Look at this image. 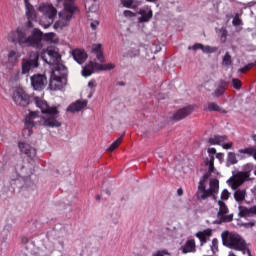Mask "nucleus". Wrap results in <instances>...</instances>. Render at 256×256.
<instances>
[{
  "label": "nucleus",
  "instance_id": "nucleus-1",
  "mask_svg": "<svg viewBox=\"0 0 256 256\" xmlns=\"http://www.w3.org/2000/svg\"><path fill=\"white\" fill-rule=\"evenodd\" d=\"M41 59L47 65L56 66V71L60 73L57 75L55 72L51 74L49 87L52 91H57L61 89V79H65L67 77V67L61 64V52L57 46H48L41 52Z\"/></svg>",
  "mask_w": 256,
  "mask_h": 256
},
{
  "label": "nucleus",
  "instance_id": "nucleus-2",
  "mask_svg": "<svg viewBox=\"0 0 256 256\" xmlns=\"http://www.w3.org/2000/svg\"><path fill=\"white\" fill-rule=\"evenodd\" d=\"M9 43L19 45L20 47H33L34 49H43V32L35 28L30 36L23 28L12 30L7 35Z\"/></svg>",
  "mask_w": 256,
  "mask_h": 256
},
{
  "label": "nucleus",
  "instance_id": "nucleus-3",
  "mask_svg": "<svg viewBox=\"0 0 256 256\" xmlns=\"http://www.w3.org/2000/svg\"><path fill=\"white\" fill-rule=\"evenodd\" d=\"M204 163L206 167H208V172H206L202 179H200L198 183V190L196 192V198L198 201H205L209 199V197H213V195H217L219 193V180L211 179L210 180V188H206L205 183L207 179L211 177V173H215V156H208Z\"/></svg>",
  "mask_w": 256,
  "mask_h": 256
},
{
  "label": "nucleus",
  "instance_id": "nucleus-4",
  "mask_svg": "<svg viewBox=\"0 0 256 256\" xmlns=\"http://www.w3.org/2000/svg\"><path fill=\"white\" fill-rule=\"evenodd\" d=\"M57 7L63 9L59 13L60 20L54 24V29H64V27H69L71 19H73L75 13L79 11V8L75 6V0H57Z\"/></svg>",
  "mask_w": 256,
  "mask_h": 256
},
{
  "label": "nucleus",
  "instance_id": "nucleus-5",
  "mask_svg": "<svg viewBox=\"0 0 256 256\" xmlns=\"http://www.w3.org/2000/svg\"><path fill=\"white\" fill-rule=\"evenodd\" d=\"M35 105L44 115H47V117L42 118L44 127H51L52 129L61 127V122L59 121V109L57 106L51 107L46 101L39 97L35 98Z\"/></svg>",
  "mask_w": 256,
  "mask_h": 256
},
{
  "label": "nucleus",
  "instance_id": "nucleus-6",
  "mask_svg": "<svg viewBox=\"0 0 256 256\" xmlns=\"http://www.w3.org/2000/svg\"><path fill=\"white\" fill-rule=\"evenodd\" d=\"M250 177V171L246 172H238L235 174L233 172V176L230 177L227 180V183L231 189H233L234 192V199L237 201V203H241L242 201H245V197L247 195L246 189H239Z\"/></svg>",
  "mask_w": 256,
  "mask_h": 256
},
{
  "label": "nucleus",
  "instance_id": "nucleus-7",
  "mask_svg": "<svg viewBox=\"0 0 256 256\" xmlns=\"http://www.w3.org/2000/svg\"><path fill=\"white\" fill-rule=\"evenodd\" d=\"M39 57H41V55L38 51H31L28 54V58H23L21 62L22 70L21 72L17 71L14 74V81H19V77H21V75L29 74L31 69H37V67H39Z\"/></svg>",
  "mask_w": 256,
  "mask_h": 256
},
{
  "label": "nucleus",
  "instance_id": "nucleus-8",
  "mask_svg": "<svg viewBox=\"0 0 256 256\" xmlns=\"http://www.w3.org/2000/svg\"><path fill=\"white\" fill-rule=\"evenodd\" d=\"M221 237L224 247L234 249V251H243L245 249V240L241 235L225 231L221 234Z\"/></svg>",
  "mask_w": 256,
  "mask_h": 256
},
{
  "label": "nucleus",
  "instance_id": "nucleus-9",
  "mask_svg": "<svg viewBox=\"0 0 256 256\" xmlns=\"http://www.w3.org/2000/svg\"><path fill=\"white\" fill-rule=\"evenodd\" d=\"M38 11L43 13L41 24L44 25V29H49L57 17V8L53 7V5L42 4L39 6Z\"/></svg>",
  "mask_w": 256,
  "mask_h": 256
},
{
  "label": "nucleus",
  "instance_id": "nucleus-10",
  "mask_svg": "<svg viewBox=\"0 0 256 256\" xmlns=\"http://www.w3.org/2000/svg\"><path fill=\"white\" fill-rule=\"evenodd\" d=\"M218 206L217 219L213 221V224L223 225V223H231V221H233V213L229 214V207L227 204L224 201L219 200Z\"/></svg>",
  "mask_w": 256,
  "mask_h": 256
},
{
  "label": "nucleus",
  "instance_id": "nucleus-11",
  "mask_svg": "<svg viewBox=\"0 0 256 256\" xmlns=\"http://www.w3.org/2000/svg\"><path fill=\"white\" fill-rule=\"evenodd\" d=\"M12 99L19 107H27L31 101L29 94H27L23 88L16 89L13 93Z\"/></svg>",
  "mask_w": 256,
  "mask_h": 256
},
{
  "label": "nucleus",
  "instance_id": "nucleus-12",
  "mask_svg": "<svg viewBox=\"0 0 256 256\" xmlns=\"http://www.w3.org/2000/svg\"><path fill=\"white\" fill-rule=\"evenodd\" d=\"M37 112L31 111L25 118V128L22 133L24 137H31L33 135V127H35V119H37Z\"/></svg>",
  "mask_w": 256,
  "mask_h": 256
},
{
  "label": "nucleus",
  "instance_id": "nucleus-13",
  "mask_svg": "<svg viewBox=\"0 0 256 256\" xmlns=\"http://www.w3.org/2000/svg\"><path fill=\"white\" fill-rule=\"evenodd\" d=\"M30 81L34 91H43L47 85V77L43 74H34Z\"/></svg>",
  "mask_w": 256,
  "mask_h": 256
},
{
  "label": "nucleus",
  "instance_id": "nucleus-14",
  "mask_svg": "<svg viewBox=\"0 0 256 256\" xmlns=\"http://www.w3.org/2000/svg\"><path fill=\"white\" fill-rule=\"evenodd\" d=\"M21 52L17 48L8 50L6 55V65L8 69H13L17 63H19V59H21Z\"/></svg>",
  "mask_w": 256,
  "mask_h": 256
},
{
  "label": "nucleus",
  "instance_id": "nucleus-15",
  "mask_svg": "<svg viewBox=\"0 0 256 256\" xmlns=\"http://www.w3.org/2000/svg\"><path fill=\"white\" fill-rule=\"evenodd\" d=\"M191 113H193V106H187V107H184V108L176 111L173 114L172 119H173V121H181V120L185 119V117H189V115H191Z\"/></svg>",
  "mask_w": 256,
  "mask_h": 256
},
{
  "label": "nucleus",
  "instance_id": "nucleus-16",
  "mask_svg": "<svg viewBox=\"0 0 256 256\" xmlns=\"http://www.w3.org/2000/svg\"><path fill=\"white\" fill-rule=\"evenodd\" d=\"M26 7V16L28 18V27H33L31 21H35L37 19V12H35V8L29 2V0H24Z\"/></svg>",
  "mask_w": 256,
  "mask_h": 256
},
{
  "label": "nucleus",
  "instance_id": "nucleus-17",
  "mask_svg": "<svg viewBox=\"0 0 256 256\" xmlns=\"http://www.w3.org/2000/svg\"><path fill=\"white\" fill-rule=\"evenodd\" d=\"M239 217L244 219H251V217H256V205L247 208L245 206L239 207Z\"/></svg>",
  "mask_w": 256,
  "mask_h": 256
},
{
  "label": "nucleus",
  "instance_id": "nucleus-18",
  "mask_svg": "<svg viewBox=\"0 0 256 256\" xmlns=\"http://www.w3.org/2000/svg\"><path fill=\"white\" fill-rule=\"evenodd\" d=\"M18 147L21 153H24V155H27V157H30L31 159L37 155V150L27 143L20 142L18 143Z\"/></svg>",
  "mask_w": 256,
  "mask_h": 256
},
{
  "label": "nucleus",
  "instance_id": "nucleus-19",
  "mask_svg": "<svg viewBox=\"0 0 256 256\" xmlns=\"http://www.w3.org/2000/svg\"><path fill=\"white\" fill-rule=\"evenodd\" d=\"M87 103V100H77L76 102L68 106L67 111L70 113H79V111H82V109H85V107H87Z\"/></svg>",
  "mask_w": 256,
  "mask_h": 256
},
{
  "label": "nucleus",
  "instance_id": "nucleus-20",
  "mask_svg": "<svg viewBox=\"0 0 256 256\" xmlns=\"http://www.w3.org/2000/svg\"><path fill=\"white\" fill-rule=\"evenodd\" d=\"M72 57L74 61L78 62L79 65H83V63L87 61L88 55L85 50L75 49L74 51H72Z\"/></svg>",
  "mask_w": 256,
  "mask_h": 256
},
{
  "label": "nucleus",
  "instance_id": "nucleus-21",
  "mask_svg": "<svg viewBox=\"0 0 256 256\" xmlns=\"http://www.w3.org/2000/svg\"><path fill=\"white\" fill-rule=\"evenodd\" d=\"M141 17L138 19L139 23H149L153 19V10L140 9L138 12Z\"/></svg>",
  "mask_w": 256,
  "mask_h": 256
},
{
  "label": "nucleus",
  "instance_id": "nucleus-22",
  "mask_svg": "<svg viewBox=\"0 0 256 256\" xmlns=\"http://www.w3.org/2000/svg\"><path fill=\"white\" fill-rule=\"evenodd\" d=\"M211 235H213V230L211 228H208L196 233V237L197 239H199L201 245H203L204 243H207V239H209Z\"/></svg>",
  "mask_w": 256,
  "mask_h": 256
},
{
  "label": "nucleus",
  "instance_id": "nucleus-23",
  "mask_svg": "<svg viewBox=\"0 0 256 256\" xmlns=\"http://www.w3.org/2000/svg\"><path fill=\"white\" fill-rule=\"evenodd\" d=\"M181 251L184 254L195 253V251H197L195 239L187 240L186 243L181 246Z\"/></svg>",
  "mask_w": 256,
  "mask_h": 256
},
{
  "label": "nucleus",
  "instance_id": "nucleus-24",
  "mask_svg": "<svg viewBox=\"0 0 256 256\" xmlns=\"http://www.w3.org/2000/svg\"><path fill=\"white\" fill-rule=\"evenodd\" d=\"M92 53L96 55V58L100 63H105V56H103V46L101 44H94L92 46Z\"/></svg>",
  "mask_w": 256,
  "mask_h": 256
},
{
  "label": "nucleus",
  "instance_id": "nucleus-25",
  "mask_svg": "<svg viewBox=\"0 0 256 256\" xmlns=\"http://www.w3.org/2000/svg\"><path fill=\"white\" fill-rule=\"evenodd\" d=\"M225 141H227V136L225 135H214L208 140L210 145H221V143H225Z\"/></svg>",
  "mask_w": 256,
  "mask_h": 256
},
{
  "label": "nucleus",
  "instance_id": "nucleus-26",
  "mask_svg": "<svg viewBox=\"0 0 256 256\" xmlns=\"http://www.w3.org/2000/svg\"><path fill=\"white\" fill-rule=\"evenodd\" d=\"M226 87H227V82L220 81L217 89L213 93V96L214 97H221V95H223V93H225Z\"/></svg>",
  "mask_w": 256,
  "mask_h": 256
},
{
  "label": "nucleus",
  "instance_id": "nucleus-27",
  "mask_svg": "<svg viewBox=\"0 0 256 256\" xmlns=\"http://www.w3.org/2000/svg\"><path fill=\"white\" fill-rule=\"evenodd\" d=\"M93 71H95L93 68V61H90L82 70V75L83 77H91V75H93Z\"/></svg>",
  "mask_w": 256,
  "mask_h": 256
},
{
  "label": "nucleus",
  "instance_id": "nucleus-28",
  "mask_svg": "<svg viewBox=\"0 0 256 256\" xmlns=\"http://www.w3.org/2000/svg\"><path fill=\"white\" fill-rule=\"evenodd\" d=\"M237 155H235V152H229L227 156V162L226 167H231V165H237Z\"/></svg>",
  "mask_w": 256,
  "mask_h": 256
},
{
  "label": "nucleus",
  "instance_id": "nucleus-29",
  "mask_svg": "<svg viewBox=\"0 0 256 256\" xmlns=\"http://www.w3.org/2000/svg\"><path fill=\"white\" fill-rule=\"evenodd\" d=\"M123 137H125V134H122L118 139H116L111 145L110 147L107 149V151H109L110 153H112V151H115L117 149V147H119V145H121L122 141H123Z\"/></svg>",
  "mask_w": 256,
  "mask_h": 256
},
{
  "label": "nucleus",
  "instance_id": "nucleus-30",
  "mask_svg": "<svg viewBox=\"0 0 256 256\" xmlns=\"http://www.w3.org/2000/svg\"><path fill=\"white\" fill-rule=\"evenodd\" d=\"M45 41H48L49 43H59V39L57 38V34L53 32L46 33L44 35Z\"/></svg>",
  "mask_w": 256,
  "mask_h": 256
},
{
  "label": "nucleus",
  "instance_id": "nucleus-31",
  "mask_svg": "<svg viewBox=\"0 0 256 256\" xmlns=\"http://www.w3.org/2000/svg\"><path fill=\"white\" fill-rule=\"evenodd\" d=\"M204 111H216L218 113V111H221V107L215 102H208L206 108H204Z\"/></svg>",
  "mask_w": 256,
  "mask_h": 256
},
{
  "label": "nucleus",
  "instance_id": "nucleus-32",
  "mask_svg": "<svg viewBox=\"0 0 256 256\" xmlns=\"http://www.w3.org/2000/svg\"><path fill=\"white\" fill-rule=\"evenodd\" d=\"M233 63V60L231 59V54H229V52H226L224 57L222 58V65H224V67H229L231 66Z\"/></svg>",
  "mask_w": 256,
  "mask_h": 256
},
{
  "label": "nucleus",
  "instance_id": "nucleus-33",
  "mask_svg": "<svg viewBox=\"0 0 256 256\" xmlns=\"http://www.w3.org/2000/svg\"><path fill=\"white\" fill-rule=\"evenodd\" d=\"M219 31H220V41L222 43H226L227 42V35H228L227 28L222 27Z\"/></svg>",
  "mask_w": 256,
  "mask_h": 256
},
{
  "label": "nucleus",
  "instance_id": "nucleus-34",
  "mask_svg": "<svg viewBox=\"0 0 256 256\" xmlns=\"http://www.w3.org/2000/svg\"><path fill=\"white\" fill-rule=\"evenodd\" d=\"M123 7H126L127 9H131V6L134 3H138L137 0H120Z\"/></svg>",
  "mask_w": 256,
  "mask_h": 256
},
{
  "label": "nucleus",
  "instance_id": "nucleus-35",
  "mask_svg": "<svg viewBox=\"0 0 256 256\" xmlns=\"http://www.w3.org/2000/svg\"><path fill=\"white\" fill-rule=\"evenodd\" d=\"M139 53H140L139 49H137V48H131V49L128 50V52H127V57H131V58H133V57H139Z\"/></svg>",
  "mask_w": 256,
  "mask_h": 256
},
{
  "label": "nucleus",
  "instance_id": "nucleus-36",
  "mask_svg": "<svg viewBox=\"0 0 256 256\" xmlns=\"http://www.w3.org/2000/svg\"><path fill=\"white\" fill-rule=\"evenodd\" d=\"M210 247H211V251H213L214 253L216 251H219V240L217 238H214L212 240V244H211Z\"/></svg>",
  "mask_w": 256,
  "mask_h": 256
},
{
  "label": "nucleus",
  "instance_id": "nucleus-37",
  "mask_svg": "<svg viewBox=\"0 0 256 256\" xmlns=\"http://www.w3.org/2000/svg\"><path fill=\"white\" fill-rule=\"evenodd\" d=\"M215 51H217V48H215V47H211L209 45H207V46L203 45L202 46V52H204V53H215Z\"/></svg>",
  "mask_w": 256,
  "mask_h": 256
},
{
  "label": "nucleus",
  "instance_id": "nucleus-38",
  "mask_svg": "<svg viewBox=\"0 0 256 256\" xmlns=\"http://www.w3.org/2000/svg\"><path fill=\"white\" fill-rule=\"evenodd\" d=\"M189 51H197V50H200V51H203V44L201 43H195L193 46H189L188 47Z\"/></svg>",
  "mask_w": 256,
  "mask_h": 256
},
{
  "label": "nucleus",
  "instance_id": "nucleus-39",
  "mask_svg": "<svg viewBox=\"0 0 256 256\" xmlns=\"http://www.w3.org/2000/svg\"><path fill=\"white\" fill-rule=\"evenodd\" d=\"M230 195H231V193H229V190L224 189V190L222 191V193H221V199H222L223 201H227V200L229 199Z\"/></svg>",
  "mask_w": 256,
  "mask_h": 256
},
{
  "label": "nucleus",
  "instance_id": "nucleus-40",
  "mask_svg": "<svg viewBox=\"0 0 256 256\" xmlns=\"http://www.w3.org/2000/svg\"><path fill=\"white\" fill-rule=\"evenodd\" d=\"M232 25H234V27H239V25H243V21H241L239 16H235L232 21Z\"/></svg>",
  "mask_w": 256,
  "mask_h": 256
},
{
  "label": "nucleus",
  "instance_id": "nucleus-41",
  "mask_svg": "<svg viewBox=\"0 0 256 256\" xmlns=\"http://www.w3.org/2000/svg\"><path fill=\"white\" fill-rule=\"evenodd\" d=\"M232 87H234V89H241V80L232 79Z\"/></svg>",
  "mask_w": 256,
  "mask_h": 256
},
{
  "label": "nucleus",
  "instance_id": "nucleus-42",
  "mask_svg": "<svg viewBox=\"0 0 256 256\" xmlns=\"http://www.w3.org/2000/svg\"><path fill=\"white\" fill-rule=\"evenodd\" d=\"M165 255H171V253H169V251L164 249V250H158L152 256H165Z\"/></svg>",
  "mask_w": 256,
  "mask_h": 256
},
{
  "label": "nucleus",
  "instance_id": "nucleus-43",
  "mask_svg": "<svg viewBox=\"0 0 256 256\" xmlns=\"http://www.w3.org/2000/svg\"><path fill=\"white\" fill-rule=\"evenodd\" d=\"M112 69H115V64L113 63L103 64V71H111Z\"/></svg>",
  "mask_w": 256,
  "mask_h": 256
},
{
  "label": "nucleus",
  "instance_id": "nucleus-44",
  "mask_svg": "<svg viewBox=\"0 0 256 256\" xmlns=\"http://www.w3.org/2000/svg\"><path fill=\"white\" fill-rule=\"evenodd\" d=\"M123 15L124 17H128L129 19L135 17V13L131 10H124Z\"/></svg>",
  "mask_w": 256,
  "mask_h": 256
},
{
  "label": "nucleus",
  "instance_id": "nucleus-45",
  "mask_svg": "<svg viewBox=\"0 0 256 256\" xmlns=\"http://www.w3.org/2000/svg\"><path fill=\"white\" fill-rule=\"evenodd\" d=\"M93 68L96 71H103V64L97 63V62H93Z\"/></svg>",
  "mask_w": 256,
  "mask_h": 256
},
{
  "label": "nucleus",
  "instance_id": "nucleus-46",
  "mask_svg": "<svg viewBox=\"0 0 256 256\" xmlns=\"http://www.w3.org/2000/svg\"><path fill=\"white\" fill-rule=\"evenodd\" d=\"M3 65H7V62H5V54L0 52V67H3Z\"/></svg>",
  "mask_w": 256,
  "mask_h": 256
},
{
  "label": "nucleus",
  "instance_id": "nucleus-47",
  "mask_svg": "<svg viewBox=\"0 0 256 256\" xmlns=\"http://www.w3.org/2000/svg\"><path fill=\"white\" fill-rule=\"evenodd\" d=\"M238 251H242V253L245 255L247 253L248 256L251 255V250H249V248H247V243H244V249L243 250H238Z\"/></svg>",
  "mask_w": 256,
  "mask_h": 256
},
{
  "label": "nucleus",
  "instance_id": "nucleus-48",
  "mask_svg": "<svg viewBox=\"0 0 256 256\" xmlns=\"http://www.w3.org/2000/svg\"><path fill=\"white\" fill-rule=\"evenodd\" d=\"M90 27L91 29H93V31H95V29H97V27H99V21L98 20H94L90 23Z\"/></svg>",
  "mask_w": 256,
  "mask_h": 256
},
{
  "label": "nucleus",
  "instance_id": "nucleus-49",
  "mask_svg": "<svg viewBox=\"0 0 256 256\" xmlns=\"http://www.w3.org/2000/svg\"><path fill=\"white\" fill-rule=\"evenodd\" d=\"M256 222L251 221L243 224V227H246V229H249V227H255Z\"/></svg>",
  "mask_w": 256,
  "mask_h": 256
},
{
  "label": "nucleus",
  "instance_id": "nucleus-50",
  "mask_svg": "<svg viewBox=\"0 0 256 256\" xmlns=\"http://www.w3.org/2000/svg\"><path fill=\"white\" fill-rule=\"evenodd\" d=\"M88 87H89L90 89H95V87H97V84H96L95 80H90V81L88 82Z\"/></svg>",
  "mask_w": 256,
  "mask_h": 256
},
{
  "label": "nucleus",
  "instance_id": "nucleus-51",
  "mask_svg": "<svg viewBox=\"0 0 256 256\" xmlns=\"http://www.w3.org/2000/svg\"><path fill=\"white\" fill-rule=\"evenodd\" d=\"M209 157H213V155L217 154V149L215 148H209L208 149Z\"/></svg>",
  "mask_w": 256,
  "mask_h": 256
},
{
  "label": "nucleus",
  "instance_id": "nucleus-52",
  "mask_svg": "<svg viewBox=\"0 0 256 256\" xmlns=\"http://www.w3.org/2000/svg\"><path fill=\"white\" fill-rule=\"evenodd\" d=\"M223 149H231L233 147V142H228L222 145Z\"/></svg>",
  "mask_w": 256,
  "mask_h": 256
},
{
  "label": "nucleus",
  "instance_id": "nucleus-53",
  "mask_svg": "<svg viewBox=\"0 0 256 256\" xmlns=\"http://www.w3.org/2000/svg\"><path fill=\"white\" fill-rule=\"evenodd\" d=\"M224 157H225V154H223V153L216 154V158H218L219 161H223Z\"/></svg>",
  "mask_w": 256,
  "mask_h": 256
},
{
  "label": "nucleus",
  "instance_id": "nucleus-54",
  "mask_svg": "<svg viewBox=\"0 0 256 256\" xmlns=\"http://www.w3.org/2000/svg\"><path fill=\"white\" fill-rule=\"evenodd\" d=\"M177 194L179 195V197H181V195H183V188H179L177 190Z\"/></svg>",
  "mask_w": 256,
  "mask_h": 256
},
{
  "label": "nucleus",
  "instance_id": "nucleus-55",
  "mask_svg": "<svg viewBox=\"0 0 256 256\" xmlns=\"http://www.w3.org/2000/svg\"><path fill=\"white\" fill-rule=\"evenodd\" d=\"M119 87H125V82H117V84Z\"/></svg>",
  "mask_w": 256,
  "mask_h": 256
},
{
  "label": "nucleus",
  "instance_id": "nucleus-56",
  "mask_svg": "<svg viewBox=\"0 0 256 256\" xmlns=\"http://www.w3.org/2000/svg\"><path fill=\"white\" fill-rule=\"evenodd\" d=\"M218 113L227 114V110H224V109L220 108V111H218Z\"/></svg>",
  "mask_w": 256,
  "mask_h": 256
},
{
  "label": "nucleus",
  "instance_id": "nucleus-57",
  "mask_svg": "<svg viewBox=\"0 0 256 256\" xmlns=\"http://www.w3.org/2000/svg\"><path fill=\"white\" fill-rule=\"evenodd\" d=\"M93 93H95V90H93L92 92H90V94L88 95V99H91V97H93Z\"/></svg>",
  "mask_w": 256,
  "mask_h": 256
},
{
  "label": "nucleus",
  "instance_id": "nucleus-58",
  "mask_svg": "<svg viewBox=\"0 0 256 256\" xmlns=\"http://www.w3.org/2000/svg\"><path fill=\"white\" fill-rule=\"evenodd\" d=\"M96 201H101V195L96 196Z\"/></svg>",
  "mask_w": 256,
  "mask_h": 256
},
{
  "label": "nucleus",
  "instance_id": "nucleus-59",
  "mask_svg": "<svg viewBox=\"0 0 256 256\" xmlns=\"http://www.w3.org/2000/svg\"><path fill=\"white\" fill-rule=\"evenodd\" d=\"M148 3H156L157 0H146Z\"/></svg>",
  "mask_w": 256,
  "mask_h": 256
},
{
  "label": "nucleus",
  "instance_id": "nucleus-60",
  "mask_svg": "<svg viewBox=\"0 0 256 256\" xmlns=\"http://www.w3.org/2000/svg\"><path fill=\"white\" fill-rule=\"evenodd\" d=\"M5 229H11V225H6Z\"/></svg>",
  "mask_w": 256,
  "mask_h": 256
},
{
  "label": "nucleus",
  "instance_id": "nucleus-61",
  "mask_svg": "<svg viewBox=\"0 0 256 256\" xmlns=\"http://www.w3.org/2000/svg\"><path fill=\"white\" fill-rule=\"evenodd\" d=\"M107 195H111V192L109 190H106Z\"/></svg>",
  "mask_w": 256,
  "mask_h": 256
}]
</instances>
